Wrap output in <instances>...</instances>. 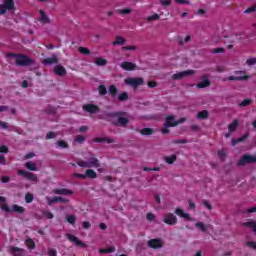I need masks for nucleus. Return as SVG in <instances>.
I'll return each mask as SVG.
<instances>
[{
  "instance_id": "1",
  "label": "nucleus",
  "mask_w": 256,
  "mask_h": 256,
  "mask_svg": "<svg viewBox=\"0 0 256 256\" xmlns=\"http://www.w3.org/2000/svg\"><path fill=\"white\" fill-rule=\"evenodd\" d=\"M5 58L7 63L10 65H16V67H31L33 65H37V62L35 59L29 57L28 55L24 53H13V52H7L5 54Z\"/></svg>"
},
{
  "instance_id": "2",
  "label": "nucleus",
  "mask_w": 256,
  "mask_h": 256,
  "mask_svg": "<svg viewBox=\"0 0 256 256\" xmlns=\"http://www.w3.org/2000/svg\"><path fill=\"white\" fill-rule=\"evenodd\" d=\"M127 112H114L112 117L116 118L115 125L117 127H127L129 125V118L127 117Z\"/></svg>"
},
{
  "instance_id": "3",
  "label": "nucleus",
  "mask_w": 256,
  "mask_h": 256,
  "mask_svg": "<svg viewBox=\"0 0 256 256\" xmlns=\"http://www.w3.org/2000/svg\"><path fill=\"white\" fill-rule=\"evenodd\" d=\"M187 121V118H177L175 115H168L165 118L164 127L165 129H169L171 127H177V125H181L182 123H185Z\"/></svg>"
},
{
  "instance_id": "4",
  "label": "nucleus",
  "mask_w": 256,
  "mask_h": 256,
  "mask_svg": "<svg viewBox=\"0 0 256 256\" xmlns=\"http://www.w3.org/2000/svg\"><path fill=\"white\" fill-rule=\"evenodd\" d=\"M77 165L79 167L87 168V167H101V164L99 163V159L95 157L88 158V161L80 160L77 162Z\"/></svg>"
},
{
  "instance_id": "5",
  "label": "nucleus",
  "mask_w": 256,
  "mask_h": 256,
  "mask_svg": "<svg viewBox=\"0 0 256 256\" xmlns=\"http://www.w3.org/2000/svg\"><path fill=\"white\" fill-rule=\"evenodd\" d=\"M15 9L14 0H4L3 4H0V15H5L7 11H13Z\"/></svg>"
},
{
  "instance_id": "6",
  "label": "nucleus",
  "mask_w": 256,
  "mask_h": 256,
  "mask_svg": "<svg viewBox=\"0 0 256 256\" xmlns=\"http://www.w3.org/2000/svg\"><path fill=\"white\" fill-rule=\"evenodd\" d=\"M126 85H129L130 87H133V89H137V87H141V85H144L145 80L141 77L137 78H127L124 80Z\"/></svg>"
},
{
  "instance_id": "7",
  "label": "nucleus",
  "mask_w": 256,
  "mask_h": 256,
  "mask_svg": "<svg viewBox=\"0 0 256 256\" xmlns=\"http://www.w3.org/2000/svg\"><path fill=\"white\" fill-rule=\"evenodd\" d=\"M235 75L238 76H229L227 78L228 81H248L251 76H247L245 71H235Z\"/></svg>"
},
{
  "instance_id": "8",
  "label": "nucleus",
  "mask_w": 256,
  "mask_h": 256,
  "mask_svg": "<svg viewBox=\"0 0 256 256\" xmlns=\"http://www.w3.org/2000/svg\"><path fill=\"white\" fill-rule=\"evenodd\" d=\"M251 163H256V156L244 154L240 160L238 161V165L243 167L245 165H249Z\"/></svg>"
},
{
  "instance_id": "9",
  "label": "nucleus",
  "mask_w": 256,
  "mask_h": 256,
  "mask_svg": "<svg viewBox=\"0 0 256 256\" xmlns=\"http://www.w3.org/2000/svg\"><path fill=\"white\" fill-rule=\"evenodd\" d=\"M191 75H195V70H186V71L173 74L172 79H174V81H179L181 79H184V77H189Z\"/></svg>"
},
{
  "instance_id": "10",
  "label": "nucleus",
  "mask_w": 256,
  "mask_h": 256,
  "mask_svg": "<svg viewBox=\"0 0 256 256\" xmlns=\"http://www.w3.org/2000/svg\"><path fill=\"white\" fill-rule=\"evenodd\" d=\"M82 109L83 111H85L86 113H90L91 115H95L96 113H99V111H101L99 106L95 104H85L82 106Z\"/></svg>"
},
{
  "instance_id": "11",
  "label": "nucleus",
  "mask_w": 256,
  "mask_h": 256,
  "mask_svg": "<svg viewBox=\"0 0 256 256\" xmlns=\"http://www.w3.org/2000/svg\"><path fill=\"white\" fill-rule=\"evenodd\" d=\"M163 222L166 225H177V216L173 213H167L164 215Z\"/></svg>"
},
{
  "instance_id": "12",
  "label": "nucleus",
  "mask_w": 256,
  "mask_h": 256,
  "mask_svg": "<svg viewBox=\"0 0 256 256\" xmlns=\"http://www.w3.org/2000/svg\"><path fill=\"white\" fill-rule=\"evenodd\" d=\"M150 249H161L163 247V240L161 239H151L147 242Z\"/></svg>"
},
{
  "instance_id": "13",
  "label": "nucleus",
  "mask_w": 256,
  "mask_h": 256,
  "mask_svg": "<svg viewBox=\"0 0 256 256\" xmlns=\"http://www.w3.org/2000/svg\"><path fill=\"white\" fill-rule=\"evenodd\" d=\"M18 175H22V177H25V179H28V181H34V182L37 181V175L31 172H27L25 170H19Z\"/></svg>"
},
{
  "instance_id": "14",
  "label": "nucleus",
  "mask_w": 256,
  "mask_h": 256,
  "mask_svg": "<svg viewBox=\"0 0 256 256\" xmlns=\"http://www.w3.org/2000/svg\"><path fill=\"white\" fill-rule=\"evenodd\" d=\"M120 67L124 69V71H135V69H137V64L124 61L120 64Z\"/></svg>"
},
{
  "instance_id": "15",
  "label": "nucleus",
  "mask_w": 256,
  "mask_h": 256,
  "mask_svg": "<svg viewBox=\"0 0 256 256\" xmlns=\"http://www.w3.org/2000/svg\"><path fill=\"white\" fill-rule=\"evenodd\" d=\"M48 205H53V203H69V199L61 197V196H55L54 198H47Z\"/></svg>"
},
{
  "instance_id": "16",
  "label": "nucleus",
  "mask_w": 256,
  "mask_h": 256,
  "mask_svg": "<svg viewBox=\"0 0 256 256\" xmlns=\"http://www.w3.org/2000/svg\"><path fill=\"white\" fill-rule=\"evenodd\" d=\"M54 73L58 77H65V75H67V69H65L63 65L59 64L54 67Z\"/></svg>"
},
{
  "instance_id": "17",
  "label": "nucleus",
  "mask_w": 256,
  "mask_h": 256,
  "mask_svg": "<svg viewBox=\"0 0 256 256\" xmlns=\"http://www.w3.org/2000/svg\"><path fill=\"white\" fill-rule=\"evenodd\" d=\"M10 253L13 256H25L26 251L23 248H19L17 246H11L10 247Z\"/></svg>"
},
{
  "instance_id": "18",
  "label": "nucleus",
  "mask_w": 256,
  "mask_h": 256,
  "mask_svg": "<svg viewBox=\"0 0 256 256\" xmlns=\"http://www.w3.org/2000/svg\"><path fill=\"white\" fill-rule=\"evenodd\" d=\"M202 81L197 84L198 89H205V87L211 86V81H209V76H202Z\"/></svg>"
},
{
  "instance_id": "19",
  "label": "nucleus",
  "mask_w": 256,
  "mask_h": 256,
  "mask_svg": "<svg viewBox=\"0 0 256 256\" xmlns=\"http://www.w3.org/2000/svg\"><path fill=\"white\" fill-rule=\"evenodd\" d=\"M67 239L72 243H75L78 247H85V243H83L79 238L73 234H67Z\"/></svg>"
},
{
  "instance_id": "20",
  "label": "nucleus",
  "mask_w": 256,
  "mask_h": 256,
  "mask_svg": "<svg viewBox=\"0 0 256 256\" xmlns=\"http://www.w3.org/2000/svg\"><path fill=\"white\" fill-rule=\"evenodd\" d=\"M39 13L40 18L38 19V21H40V23H43V25L51 23V20L49 19V16H47V13H45V11L39 10Z\"/></svg>"
},
{
  "instance_id": "21",
  "label": "nucleus",
  "mask_w": 256,
  "mask_h": 256,
  "mask_svg": "<svg viewBox=\"0 0 256 256\" xmlns=\"http://www.w3.org/2000/svg\"><path fill=\"white\" fill-rule=\"evenodd\" d=\"M52 193H54V195H73V191L67 188L54 189Z\"/></svg>"
},
{
  "instance_id": "22",
  "label": "nucleus",
  "mask_w": 256,
  "mask_h": 256,
  "mask_svg": "<svg viewBox=\"0 0 256 256\" xmlns=\"http://www.w3.org/2000/svg\"><path fill=\"white\" fill-rule=\"evenodd\" d=\"M43 65H53L59 63V58L56 55H53L50 58L42 60Z\"/></svg>"
},
{
  "instance_id": "23",
  "label": "nucleus",
  "mask_w": 256,
  "mask_h": 256,
  "mask_svg": "<svg viewBox=\"0 0 256 256\" xmlns=\"http://www.w3.org/2000/svg\"><path fill=\"white\" fill-rule=\"evenodd\" d=\"M94 143H114L115 140L108 137H97L93 139Z\"/></svg>"
},
{
  "instance_id": "24",
  "label": "nucleus",
  "mask_w": 256,
  "mask_h": 256,
  "mask_svg": "<svg viewBox=\"0 0 256 256\" xmlns=\"http://www.w3.org/2000/svg\"><path fill=\"white\" fill-rule=\"evenodd\" d=\"M108 92L110 97H112V99H115V97H117V94L119 93V89H117V86L115 85H110L108 87Z\"/></svg>"
},
{
  "instance_id": "25",
  "label": "nucleus",
  "mask_w": 256,
  "mask_h": 256,
  "mask_svg": "<svg viewBox=\"0 0 256 256\" xmlns=\"http://www.w3.org/2000/svg\"><path fill=\"white\" fill-rule=\"evenodd\" d=\"M45 113L47 115H57V108H55L54 106H47L45 109Z\"/></svg>"
},
{
  "instance_id": "26",
  "label": "nucleus",
  "mask_w": 256,
  "mask_h": 256,
  "mask_svg": "<svg viewBox=\"0 0 256 256\" xmlns=\"http://www.w3.org/2000/svg\"><path fill=\"white\" fill-rule=\"evenodd\" d=\"M164 161H166V163H168V165H173L175 163V161H177V155L172 154L171 156L165 157Z\"/></svg>"
},
{
  "instance_id": "27",
  "label": "nucleus",
  "mask_w": 256,
  "mask_h": 256,
  "mask_svg": "<svg viewBox=\"0 0 256 256\" xmlns=\"http://www.w3.org/2000/svg\"><path fill=\"white\" fill-rule=\"evenodd\" d=\"M197 119H209V111L202 110L197 113Z\"/></svg>"
},
{
  "instance_id": "28",
  "label": "nucleus",
  "mask_w": 256,
  "mask_h": 256,
  "mask_svg": "<svg viewBox=\"0 0 256 256\" xmlns=\"http://www.w3.org/2000/svg\"><path fill=\"white\" fill-rule=\"evenodd\" d=\"M12 211H14V213L23 214V213H25V208L23 206H19L17 204H14L12 206Z\"/></svg>"
},
{
  "instance_id": "29",
  "label": "nucleus",
  "mask_w": 256,
  "mask_h": 256,
  "mask_svg": "<svg viewBox=\"0 0 256 256\" xmlns=\"http://www.w3.org/2000/svg\"><path fill=\"white\" fill-rule=\"evenodd\" d=\"M129 100V94L127 92H122L121 94L118 95V101L120 103H123L124 101Z\"/></svg>"
},
{
  "instance_id": "30",
  "label": "nucleus",
  "mask_w": 256,
  "mask_h": 256,
  "mask_svg": "<svg viewBox=\"0 0 256 256\" xmlns=\"http://www.w3.org/2000/svg\"><path fill=\"white\" fill-rule=\"evenodd\" d=\"M86 177L89 179H97V172L93 169H88L86 170Z\"/></svg>"
},
{
  "instance_id": "31",
  "label": "nucleus",
  "mask_w": 256,
  "mask_h": 256,
  "mask_svg": "<svg viewBox=\"0 0 256 256\" xmlns=\"http://www.w3.org/2000/svg\"><path fill=\"white\" fill-rule=\"evenodd\" d=\"M247 137H249V134H244L242 137H240L238 139H232V145L235 146L238 143H243V141H245V139H247Z\"/></svg>"
},
{
  "instance_id": "32",
  "label": "nucleus",
  "mask_w": 256,
  "mask_h": 256,
  "mask_svg": "<svg viewBox=\"0 0 256 256\" xmlns=\"http://www.w3.org/2000/svg\"><path fill=\"white\" fill-rule=\"evenodd\" d=\"M137 131L140 135H145V136L153 135L154 133L153 129H138Z\"/></svg>"
},
{
  "instance_id": "33",
  "label": "nucleus",
  "mask_w": 256,
  "mask_h": 256,
  "mask_svg": "<svg viewBox=\"0 0 256 256\" xmlns=\"http://www.w3.org/2000/svg\"><path fill=\"white\" fill-rule=\"evenodd\" d=\"M57 147H60L61 149H69V144L65 140H58L56 142Z\"/></svg>"
},
{
  "instance_id": "34",
  "label": "nucleus",
  "mask_w": 256,
  "mask_h": 256,
  "mask_svg": "<svg viewBox=\"0 0 256 256\" xmlns=\"http://www.w3.org/2000/svg\"><path fill=\"white\" fill-rule=\"evenodd\" d=\"M94 63H96L99 67H105V65H107V60L98 57L95 59Z\"/></svg>"
},
{
  "instance_id": "35",
  "label": "nucleus",
  "mask_w": 256,
  "mask_h": 256,
  "mask_svg": "<svg viewBox=\"0 0 256 256\" xmlns=\"http://www.w3.org/2000/svg\"><path fill=\"white\" fill-rule=\"evenodd\" d=\"M98 93L101 97H105L107 95V87L105 85L98 86Z\"/></svg>"
},
{
  "instance_id": "36",
  "label": "nucleus",
  "mask_w": 256,
  "mask_h": 256,
  "mask_svg": "<svg viewBox=\"0 0 256 256\" xmlns=\"http://www.w3.org/2000/svg\"><path fill=\"white\" fill-rule=\"evenodd\" d=\"M25 167L28 168L29 171H37V165L34 162H26Z\"/></svg>"
},
{
  "instance_id": "37",
  "label": "nucleus",
  "mask_w": 256,
  "mask_h": 256,
  "mask_svg": "<svg viewBox=\"0 0 256 256\" xmlns=\"http://www.w3.org/2000/svg\"><path fill=\"white\" fill-rule=\"evenodd\" d=\"M112 45H125V38L116 36V40L112 43Z\"/></svg>"
},
{
  "instance_id": "38",
  "label": "nucleus",
  "mask_w": 256,
  "mask_h": 256,
  "mask_svg": "<svg viewBox=\"0 0 256 256\" xmlns=\"http://www.w3.org/2000/svg\"><path fill=\"white\" fill-rule=\"evenodd\" d=\"M195 227H197V229H200V231H203L204 233L205 231H207V226L203 222H197L195 224Z\"/></svg>"
},
{
  "instance_id": "39",
  "label": "nucleus",
  "mask_w": 256,
  "mask_h": 256,
  "mask_svg": "<svg viewBox=\"0 0 256 256\" xmlns=\"http://www.w3.org/2000/svg\"><path fill=\"white\" fill-rule=\"evenodd\" d=\"M25 244L27 245V247H28L29 249H35V241H33V239L28 238V239L25 241Z\"/></svg>"
},
{
  "instance_id": "40",
  "label": "nucleus",
  "mask_w": 256,
  "mask_h": 256,
  "mask_svg": "<svg viewBox=\"0 0 256 256\" xmlns=\"http://www.w3.org/2000/svg\"><path fill=\"white\" fill-rule=\"evenodd\" d=\"M78 51H79V53H81V55H90L91 54V50H89V48H85V47H79Z\"/></svg>"
},
{
  "instance_id": "41",
  "label": "nucleus",
  "mask_w": 256,
  "mask_h": 256,
  "mask_svg": "<svg viewBox=\"0 0 256 256\" xmlns=\"http://www.w3.org/2000/svg\"><path fill=\"white\" fill-rule=\"evenodd\" d=\"M239 127V120L234 119L232 123L228 125V129H237Z\"/></svg>"
},
{
  "instance_id": "42",
  "label": "nucleus",
  "mask_w": 256,
  "mask_h": 256,
  "mask_svg": "<svg viewBox=\"0 0 256 256\" xmlns=\"http://www.w3.org/2000/svg\"><path fill=\"white\" fill-rule=\"evenodd\" d=\"M33 199H35V197L33 196L32 193H27L25 195V202L26 203H33Z\"/></svg>"
},
{
  "instance_id": "43",
  "label": "nucleus",
  "mask_w": 256,
  "mask_h": 256,
  "mask_svg": "<svg viewBox=\"0 0 256 256\" xmlns=\"http://www.w3.org/2000/svg\"><path fill=\"white\" fill-rule=\"evenodd\" d=\"M253 103V100L251 99H245L239 104V107H247L248 105H251Z\"/></svg>"
},
{
  "instance_id": "44",
  "label": "nucleus",
  "mask_w": 256,
  "mask_h": 256,
  "mask_svg": "<svg viewBox=\"0 0 256 256\" xmlns=\"http://www.w3.org/2000/svg\"><path fill=\"white\" fill-rule=\"evenodd\" d=\"M76 143H84L85 142V136L83 135H77L74 139Z\"/></svg>"
},
{
  "instance_id": "45",
  "label": "nucleus",
  "mask_w": 256,
  "mask_h": 256,
  "mask_svg": "<svg viewBox=\"0 0 256 256\" xmlns=\"http://www.w3.org/2000/svg\"><path fill=\"white\" fill-rule=\"evenodd\" d=\"M211 53L217 54V53H225V48L219 47V48H214L211 50Z\"/></svg>"
},
{
  "instance_id": "46",
  "label": "nucleus",
  "mask_w": 256,
  "mask_h": 256,
  "mask_svg": "<svg viewBox=\"0 0 256 256\" xmlns=\"http://www.w3.org/2000/svg\"><path fill=\"white\" fill-rule=\"evenodd\" d=\"M118 13L120 15H129V13H131V9L130 8L120 9L118 10Z\"/></svg>"
},
{
  "instance_id": "47",
  "label": "nucleus",
  "mask_w": 256,
  "mask_h": 256,
  "mask_svg": "<svg viewBox=\"0 0 256 256\" xmlns=\"http://www.w3.org/2000/svg\"><path fill=\"white\" fill-rule=\"evenodd\" d=\"M43 217H45V219H53L54 215L53 213L49 212V211H44L42 213Z\"/></svg>"
},
{
  "instance_id": "48",
  "label": "nucleus",
  "mask_w": 256,
  "mask_h": 256,
  "mask_svg": "<svg viewBox=\"0 0 256 256\" xmlns=\"http://www.w3.org/2000/svg\"><path fill=\"white\" fill-rule=\"evenodd\" d=\"M77 220V218L75 217V215H70L67 217V221L68 223H70L71 225H75V221Z\"/></svg>"
},
{
  "instance_id": "49",
  "label": "nucleus",
  "mask_w": 256,
  "mask_h": 256,
  "mask_svg": "<svg viewBox=\"0 0 256 256\" xmlns=\"http://www.w3.org/2000/svg\"><path fill=\"white\" fill-rule=\"evenodd\" d=\"M100 253H115V247H110L104 250H100Z\"/></svg>"
},
{
  "instance_id": "50",
  "label": "nucleus",
  "mask_w": 256,
  "mask_h": 256,
  "mask_svg": "<svg viewBox=\"0 0 256 256\" xmlns=\"http://www.w3.org/2000/svg\"><path fill=\"white\" fill-rule=\"evenodd\" d=\"M227 154L225 153V150L218 151V157H220L221 161H225V156Z\"/></svg>"
},
{
  "instance_id": "51",
  "label": "nucleus",
  "mask_w": 256,
  "mask_h": 256,
  "mask_svg": "<svg viewBox=\"0 0 256 256\" xmlns=\"http://www.w3.org/2000/svg\"><path fill=\"white\" fill-rule=\"evenodd\" d=\"M172 143H174L176 145L185 144V143H187V139H176V140H173Z\"/></svg>"
},
{
  "instance_id": "52",
  "label": "nucleus",
  "mask_w": 256,
  "mask_h": 256,
  "mask_svg": "<svg viewBox=\"0 0 256 256\" xmlns=\"http://www.w3.org/2000/svg\"><path fill=\"white\" fill-rule=\"evenodd\" d=\"M202 203H203L204 207H206L209 211H211V209H213V206L211 205V203H209V201L203 200Z\"/></svg>"
},
{
  "instance_id": "53",
  "label": "nucleus",
  "mask_w": 256,
  "mask_h": 256,
  "mask_svg": "<svg viewBox=\"0 0 256 256\" xmlns=\"http://www.w3.org/2000/svg\"><path fill=\"white\" fill-rule=\"evenodd\" d=\"M160 4L163 7H169L171 5V0H160Z\"/></svg>"
},
{
  "instance_id": "54",
  "label": "nucleus",
  "mask_w": 256,
  "mask_h": 256,
  "mask_svg": "<svg viewBox=\"0 0 256 256\" xmlns=\"http://www.w3.org/2000/svg\"><path fill=\"white\" fill-rule=\"evenodd\" d=\"M256 11V4L254 6H251L249 8H247L244 13H255Z\"/></svg>"
},
{
  "instance_id": "55",
  "label": "nucleus",
  "mask_w": 256,
  "mask_h": 256,
  "mask_svg": "<svg viewBox=\"0 0 256 256\" xmlns=\"http://www.w3.org/2000/svg\"><path fill=\"white\" fill-rule=\"evenodd\" d=\"M57 137V133L55 132H48L46 135V139H55Z\"/></svg>"
},
{
  "instance_id": "56",
  "label": "nucleus",
  "mask_w": 256,
  "mask_h": 256,
  "mask_svg": "<svg viewBox=\"0 0 256 256\" xmlns=\"http://www.w3.org/2000/svg\"><path fill=\"white\" fill-rule=\"evenodd\" d=\"M157 20H159V14H154L147 18V21H157Z\"/></svg>"
},
{
  "instance_id": "57",
  "label": "nucleus",
  "mask_w": 256,
  "mask_h": 256,
  "mask_svg": "<svg viewBox=\"0 0 256 256\" xmlns=\"http://www.w3.org/2000/svg\"><path fill=\"white\" fill-rule=\"evenodd\" d=\"M0 153H9V147L6 145L0 146Z\"/></svg>"
},
{
  "instance_id": "58",
  "label": "nucleus",
  "mask_w": 256,
  "mask_h": 256,
  "mask_svg": "<svg viewBox=\"0 0 256 256\" xmlns=\"http://www.w3.org/2000/svg\"><path fill=\"white\" fill-rule=\"evenodd\" d=\"M146 219H148V221H154L155 220V214L153 213H148L146 215Z\"/></svg>"
},
{
  "instance_id": "59",
  "label": "nucleus",
  "mask_w": 256,
  "mask_h": 256,
  "mask_svg": "<svg viewBox=\"0 0 256 256\" xmlns=\"http://www.w3.org/2000/svg\"><path fill=\"white\" fill-rule=\"evenodd\" d=\"M246 245L248 247H251L252 249H255L256 250V242H253V241H249L246 243Z\"/></svg>"
},
{
  "instance_id": "60",
  "label": "nucleus",
  "mask_w": 256,
  "mask_h": 256,
  "mask_svg": "<svg viewBox=\"0 0 256 256\" xmlns=\"http://www.w3.org/2000/svg\"><path fill=\"white\" fill-rule=\"evenodd\" d=\"M49 256H57V250L55 249H48Z\"/></svg>"
},
{
  "instance_id": "61",
  "label": "nucleus",
  "mask_w": 256,
  "mask_h": 256,
  "mask_svg": "<svg viewBox=\"0 0 256 256\" xmlns=\"http://www.w3.org/2000/svg\"><path fill=\"white\" fill-rule=\"evenodd\" d=\"M1 181L2 183H9V181H11V178L9 176H2Z\"/></svg>"
},
{
  "instance_id": "62",
  "label": "nucleus",
  "mask_w": 256,
  "mask_h": 256,
  "mask_svg": "<svg viewBox=\"0 0 256 256\" xmlns=\"http://www.w3.org/2000/svg\"><path fill=\"white\" fill-rule=\"evenodd\" d=\"M246 63L248 64V65H255V63H256V58H250V59H248L247 61H246Z\"/></svg>"
},
{
  "instance_id": "63",
  "label": "nucleus",
  "mask_w": 256,
  "mask_h": 256,
  "mask_svg": "<svg viewBox=\"0 0 256 256\" xmlns=\"http://www.w3.org/2000/svg\"><path fill=\"white\" fill-rule=\"evenodd\" d=\"M148 87H150V89H153V88L157 87V83L155 81H149Z\"/></svg>"
},
{
  "instance_id": "64",
  "label": "nucleus",
  "mask_w": 256,
  "mask_h": 256,
  "mask_svg": "<svg viewBox=\"0 0 256 256\" xmlns=\"http://www.w3.org/2000/svg\"><path fill=\"white\" fill-rule=\"evenodd\" d=\"M246 213H256V206L251 207V208H248V209L246 210Z\"/></svg>"
}]
</instances>
